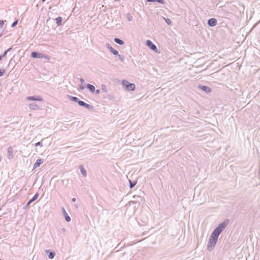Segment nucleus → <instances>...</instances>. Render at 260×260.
I'll return each mask as SVG.
<instances>
[{"label": "nucleus", "instance_id": "nucleus-13", "mask_svg": "<svg viewBox=\"0 0 260 260\" xmlns=\"http://www.w3.org/2000/svg\"><path fill=\"white\" fill-rule=\"evenodd\" d=\"M43 162V160L42 159H38L34 165V169L38 168Z\"/></svg>", "mask_w": 260, "mask_h": 260}, {"label": "nucleus", "instance_id": "nucleus-43", "mask_svg": "<svg viewBox=\"0 0 260 260\" xmlns=\"http://www.w3.org/2000/svg\"><path fill=\"white\" fill-rule=\"evenodd\" d=\"M0 260H1V259H0Z\"/></svg>", "mask_w": 260, "mask_h": 260}, {"label": "nucleus", "instance_id": "nucleus-25", "mask_svg": "<svg viewBox=\"0 0 260 260\" xmlns=\"http://www.w3.org/2000/svg\"><path fill=\"white\" fill-rule=\"evenodd\" d=\"M126 17L128 21H131L132 20L133 17L129 13L126 15Z\"/></svg>", "mask_w": 260, "mask_h": 260}, {"label": "nucleus", "instance_id": "nucleus-5", "mask_svg": "<svg viewBox=\"0 0 260 260\" xmlns=\"http://www.w3.org/2000/svg\"><path fill=\"white\" fill-rule=\"evenodd\" d=\"M27 100L28 101H42L43 99L41 96H27L26 98Z\"/></svg>", "mask_w": 260, "mask_h": 260}, {"label": "nucleus", "instance_id": "nucleus-16", "mask_svg": "<svg viewBox=\"0 0 260 260\" xmlns=\"http://www.w3.org/2000/svg\"><path fill=\"white\" fill-rule=\"evenodd\" d=\"M55 20L57 26H60L61 24L62 18L61 17H57Z\"/></svg>", "mask_w": 260, "mask_h": 260}, {"label": "nucleus", "instance_id": "nucleus-2", "mask_svg": "<svg viewBox=\"0 0 260 260\" xmlns=\"http://www.w3.org/2000/svg\"><path fill=\"white\" fill-rule=\"evenodd\" d=\"M121 84L124 89L127 91H134L136 88L135 84L134 83H131L126 80H124L122 81Z\"/></svg>", "mask_w": 260, "mask_h": 260}, {"label": "nucleus", "instance_id": "nucleus-37", "mask_svg": "<svg viewBox=\"0 0 260 260\" xmlns=\"http://www.w3.org/2000/svg\"><path fill=\"white\" fill-rule=\"evenodd\" d=\"M148 2H155V0H147Z\"/></svg>", "mask_w": 260, "mask_h": 260}, {"label": "nucleus", "instance_id": "nucleus-40", "mask_svg": "<svg viewBox=\"0 0 260 260\" xmlns=\"http://www.w3.org/2000/svg\"><path fill=\"white\" fill-rule=\"evenodd\" d=\"M2 58H3V56L2 55H0V60H2Z\"/></svg>", "mask_w": 260, "mask_h": 260}, {"label": "nucleus", "instance_id": "nucleus-39", "mask_svg": "<svg viewBox=\"0 0 260 260\" xmlns=\"http://www.w3.org/2000/svg\"><path fill=\"white\" fill-rule=\"evenodd\" d=\"M31 202H30V201L28 202L27 204V206H28L31 203Z\"/></svg>", "mask_w": 260, "mask_h": 260}, {"label": "nucleus", "instance_id": "nucleus-7", "mask_svg": "<svg viewBox=\"0 0 260 260\" xmlns=\"http://www.w3.org/2000/svg\"><path fill=\"white\" fill-rule=\"evenodd\" d=\"M78 104L81 106H83V107H85L87 109H91L92 108V106H91L88 104H86V103H85L84 102H83L82 101H79L78 102Z\"/></svg>", "mask_w": 260, "mask_h": 260}, {"label": "nucleus", "instance_id": "nucleus-14", "mask_svg": "<svg viewBox=\"0 0 260 260\" xmlns=\"http://www.w3.org/2000/svg\"><path fill=\"white\" fill-rule=\"evenodd\" d=\"M79 168L80 170L81 173L82 174V175L84 177H86L87 176V173H86V171L84 168V167L82 165H80Z\"/></svg>", "mask_w": 260, "mask_h": 260}, {"label": "nucleus", "instance_id": "nucleus-1", "mask_svg": "<svg viewBox=\"0 0 260 260\" xmlns=\"http://www.w3.org/2000/svg\"><path fill=\"white\" fill-rule=\"evenodd\" d=\"M228 223V221L227 220H225L222 223H220L218 226L214 229L211 236L210 237L208 242L207 249L208 251H210L214 249L217 243L219 235L226 228Z\"/></svg>", "mask_w": 260, "mask_h": 260}, {"label": "nucleus", "instance_id": "nucleus-9", "mask_svg": "<svg viewBox=\"0 0 260 260\" xmlns=\"http://www.w3.org/2000/svg\"><path fill=\"white\" fill-rule=\"evenodd\" d=\"M208 24L210 26H214L217 24V20L215 18H211L209 19Z\"/></svg>", "mask_w": 260, "mask_h": 260}, {"label": "nucleus", "instance_id": "nucleus-41", "mask_svg": "<svg viewBox=\"0 0 260 260\" xmlns=\"http://www.w3.org/2000/svg\"><path fill=\"white\" fill-rule=\"evenodd\" d=\"M1 36H2V35H0V37H1Z\"/></svg>", "mask_w": 260, "mask_h": 260}, {"label": "nucleus", "instance_id": "nucleus-26", "mask_svg": "<svg viewBox=\"0 0 260 260\" xmlns=\"http://www.w3.org/2000/svg\"><path fill=\"white\" fill-rule=\"evenodd\" d=\"M11 49V48H10L8 49L7 50H6V51H5V52L4 53V54L2 55V56H3V57H5V56L7 55V53H8V52H9Z\"/></svg>", "mask_w": 260, "mask_h": 260}, {"label": "nucleus", "instance_id": "nucleus-12", "mask_svg": "<svg viewBox=\"0 0 260 260\" xmlns=\"http://www.w3.org/2000/svg\"><path fill=\"white\" fill-rule=\"evenodd\" d=\"M29 107L31 110H38L39 109L40 106L37 105L36 103H31L29 105Z\"/></svg>", "mask_w": 260, "mask_h": 260}, {"label": "nucleus", "instance_id": "nucleus-29", "mask_svg": "<svg viewBox=\"0 0 260 260\" xmlns=\"http://www.w3.org/2000/svg\"><path fill=\"white\" fill-rule=\"evenodd\" d=\"M155 2H157L160 4H165V2L164 0H155Z\"/></svg>", "mask_w": 260, "mask_h": 260}, {"label": "nucleus", "instance_id": "nucleus-18", "mask_svg": "<svg viewBox=\"0 0 260 260\" xmlns=\"http://www.w3.org/2000/svg\"><path fill=\"white\" fill-rule=\"evenodd\" d=\"M70 100H71L72 101L77 102L78 103V102L80 101L79 99L75 96H69Z\"/></svg>", "mask_w": 260, "mask_h": 260}, {"label": "nucleus", "instance_id": "nucleus-22", "mask_svg": "<svg viewBox=\"0 0 260 260\" xmlns=\"http://www.w3.org/2000/svg\"><path fill=\"white\" fill-rule=\"evenodd\" d=\"M101 88H102V90L103 92H108L107 88L105 85L102 84L101 86Z\"/></svg>", "mask_w": 260, "mask_h": 260}, {"label": "nucleus", "instance_id": "nucleus-15", "mask_svg": "<svg viewBox=\"0 0 260 260\" xmlns=\"http://www.w3.org/2000/svg\"><path fill=\"white\" fill-rule=\"evenodd\" d=\"M86 87L92 92H94L95 91V87L90 84H87Z\"/></svg>", "mask_w": 260, "mask_h": 260}, {"label": "nucleus", "instance_id": "nucleus-34", "mask_svg": "<svg viewBox=\"0 0 260 260\" xmlns=\"http://www.w3.org/2000/svg\"><path fill=\"white\" fill-rule=\"evenodd\" d=\"M79 80L82 84H83L84 83V80L83 79L80 78Z\"/></svg>", "mask_w": 260, "mask_h": 260}, {"label": "nucleus", "instance_id": "nucleus-21", "mask_svg": "<svg viewBox=\"0 0 260 260\" xmlns=\"http://www.w3.org/2000/svg\"><path fill=\"white\" fill-rule=\"evenodd\" d=\"M39 197V193H36L35 196L33 197V198L30 200V202H32L35 201Z\"/></svg>", "mask_w": 260, "mask_h": 260}, {"label": "nucleus", "instance_id": "nucleus-8", "mask_svg": "<svg viewBox=\"0 0 260 260\" xmlns=\"http://www.w3.org/2000/svg\"><path fill=\"white\" fill-rule=\"evenodd\" d=\"M62 213H63V215L65 218V219L67 221V222H70L71 221V218L69 216V215L68 214V213H67L64 207H62Z\"/></svg>", "mask_w": 260, "mask_h": 260}, {"label": "nucleus", "instance_id": "nucleus-6", "mask_svg": "<svg viewBox=\"0 0 260 260\" xmlns=\"http://www.w3.org/2000/svg\"><path fill=\"white\" fill-rule=\"evenodd\" d=\"M8 157L9 159H11L14 157V151L12 147H9L8 148Z\"/></svg>", "mask_w": 260, "mask_h": 260}, {"label": "nucleus", "instance_id": "nucleus-17", "mask_svg": "<svg viewBox=\"0 0 260 260\" xmlns=\"http://www.w3.org/2000/svg\"><path fill=\"white\" fill-rule=\"evenodd\" d=\"M114 40L116 43L119 45H123L124 44V42L118 38H115Z\"/></svg>", "mask_w": 260, "mask_h": 260}, {"label": "nucleus", "instance_id": "nucleus-31", "mask_svg": "<svg viewBox=\"0 0 260 260\" xmlns=\"http://www.w3.org/2000/svg\"><path fill=\"white\" fill-rule=\"evenodd\" d=\"M35 146H40L41 147H42L43 145H42V143L41 142H39L35 144Z\"/></svg>", "mask_w": 260, "mask_h": 260}, {"label": "nucleus", "instance_id": "nucleus-35", "mask_svg": "<svg viewBox=\"0 0 260 260\" xmlns=\"http://www.w3.org/2000/svg\"><path fill=\"white\" fill-rule=\"evenodd\" d=\"M79 87H80V88L81 89H82V90H83V89H84V87L83 86L81 85H80L79 86Z\"/></svg>", "mask_w": 260, "mask_h": 260}, {"label": "nucleus", "instance_id": "nucleus-4", "mask_svg": "<svg viewBox=\"0 0 260 260\" xmlns=\"http://www.w3.org/2000/svg\"><path fill=\"white\" fill-rule=\"evenodd\" d=\"M111 53H112L114 55L118 56V59L121 61L123 62L124 60V57L123 56H121L118 54V52L113 48L111 51Z\"/></svg>", "mask_w": 260, "mask_h": 260}, {"label": "nucleus", "instance_id": "nucleus-19", "mask_svg": "<svg viewBox=\"0 0 260 260\" xmlns=\"http://www.w3.org/2000/svg\"><path fill=\"white\" fill-rule=\"evenodd\" d=\"M129 187L131 188H132L137 184V181L132 182L131 180H129Z\"/></svg>", "mask_w": 260, "mask_h": 260}, {"label": "nucleus", "instance_id": "nucleus-36", "mask_svg": "<svg viewBox=\"0 0 260 260\" xmlns=\"http://www.w3.org/2000/svg\"><path fill=\"white\" fill-rule=\"evenodd\" d=\"M4 74V72H2L1 70H0V77L2 76Z\"/></svg>", "mask_w": 260, "mask_h": 260}, {"label": "nucleus", "instance_id": "nucleus-42", "mask_svg": "<svg viewBox=\"0 0 260 260\" xmlns=\"http://www.w3.org/2000/svg\"><path fill=\"white\" fill-rule=\"evenodd\" d=\"M1 210V208H0V210Z\"/></svg>", "mask_w": 260, "mask_h": 260}, {"label": "nucleus", "instance_id": "nucleus-32", "mask_svg": "<svg viewBox=\"0 0 260 260\" xmlns=\"http://www.w3.org/2000/svg\"><path fill=\"white\" fill-rule=\"evenodd\" d=\"M106 47L111 51L113 48L109 44H106Z\"/></svg>", "mask_w": 260, "mask_h": 260}, {"label": "nucleus", "instance_id": "nucleus-11", "mask_svg": "<svg viewBox=\"0 0 260 260\" xmlns=\"http://www.w3.org/2000/svg\"><path fill=\"white\" fill-rule=\"evenodd\" d=\"M31 56L33 58H42V53L32 52H31Z\"/></svg>", "mask_w": 260, "mask_h": 260}, {"label": "nucleus", "instance_id": "nucleus-38", "mask_svg": "<svg viewBox=\"0 0 260 260\" xmlns=\"http://www.w3.org/2000/svg\"><path fill=\"white\" fill-rule=\"evenodd\" d=\"M76 198H73L72 199V202H75V201H76Z\"/></svg>", "mask_w": 260, "mask_h": 260}, {"label": "nucleus", "instance_id": "nucleus-33", "mask_svg": "<svg viewBox=\"0 0 260 260\" xmlns=\"http://www.w3.org/2000/svg\"><path fill=\"white\" fill-rule=\"evenodd\" d=\"M94 92L96 94H99L100 92V90L99 89H96V90L95 89Z\"/></svg>", "mask_w": 260, "mask_h": 260}, {"label": "nucleus", "instance_id": "nucleus-10", "mask_svg": "<svg viewBox=\"0 0 260 260\" xmlns=\"http://www.w3.org/2000/svg\"><path fill=\"white\" fill-rule=\"evenodd\" d=\"M198 87H199V88L205 91L206 93H209L211 91L210 88L207 86L199 85Z\"/></svg>", "mask_w": 260, "mask_h": 260}, {"label": "nucleus", "instance_id": "nucleus-30", "mask_svg": "<svg viewBox=\"0 0 260 260\" xmlns=\"http://www.w3.org/2000/svg\"><path fill=\"white\" fill-rule=\"evenodd\" d=\"M5 21L3 20H0V27L3 28V25H4Z\"/></svg>", "mask_w": 260, "mask_h": 260}, {"label": "nucleus", "instance_id": "nucleus-20", "mask_svg": "<svg viewBox=\"0 0 260 260\" xmlns=\"http://www.w3.org/2000/svg\"><path fill=\"white\" fill-rule=\"evenodd\" d=\"M43 58L48 60H49L50 59V57L49 55L42 53V58Z\"/></svg>", "mask_w": 260, "mask_h": 260}, {"label": "nucleus", "instance_id": "nucleus-27", "mask_svg": "<svg viewBox=\"0 0 260 260\" xmlns=\"http://www.w3.org/2000/svg\"><path fill=\"white\" fill-rule=\"evenodd\" d=\"M18 20H16L15 21H14L11 25V27H15L18 23Z\"/></svg>", "mask_w": 260, "mask_h": 260}, {"label": "nucleus", "instance_id": "nucleus-24", "mask_svg": "<svg viewBox=\"0 0 260 260\" xmlns=\"http://www.w3.org/2000/svg\"><path fill=\"white\" fill-rule=\"evenodd\" d=\"M165 21L166 22V23L168 24V25H171V23H172V21L169 18H164Z\"/></svg>", "mask_w": 260, "mask_h": 260}, {"label": "nucleus", "instance_id": "nucleus-23", "mask_svg": "<svg viewBox=\"0 0 260 260\" xmlns=\"http://www.w3.org/2000/svg\"><path fill=\"white\" fill-rule=\"evenodd\" d=\"M55 255V253L54 251L50 252L48 255V257L50 259H52L54 257Z\"/></svg>", "mask_w": 260, "mask_h": 260}, {"label": "nucleus", "instance_id": "nucleus-3", "mask_svg": "<svg viewBox=\"0 0 260 260\" xmlns=\"http://www.w3.org/2000/svg\"><path fill=\"white\" fill-rule=\"evenodd\" d=\"M147 46H148L151 49L154 51L155 52L158 53V50L157 48L155 45L153 44V43L150 40H147L146 43Z\"/></svg>", "mask_w": 260, "mask_h": 260}, {"label": "nucleus", "instance_id": "nucleus-28", "mask_svg": "<svg viewBox=\"0 0 260 260\" xmlns=\"http://www.w3.org/2000/svg\"><path fill=\"white\" fill-rule=\"evenodd\" d=\"M133 198H134V199H138V202L139 201V199H140V200H142V198H141V197L140 196H134L133 197Z\"/></svg>", "mask_w": 260, "mask_h": 260}]
</instances>
